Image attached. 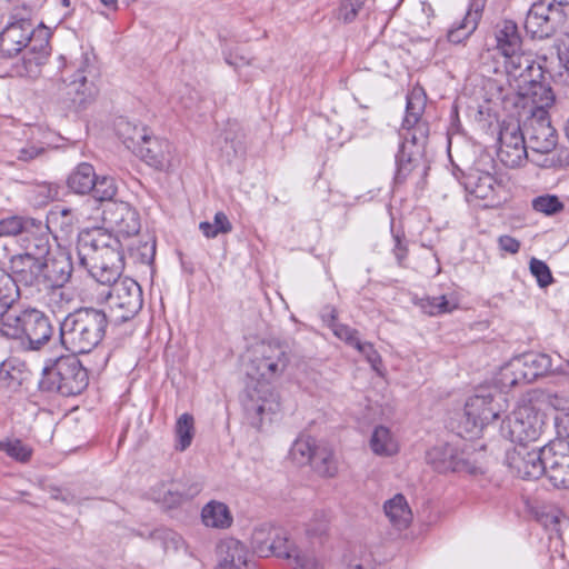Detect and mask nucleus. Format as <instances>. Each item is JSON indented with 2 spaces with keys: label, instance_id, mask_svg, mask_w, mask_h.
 <instances>
[{
  "label": "nucleus",
  "instance_id": "obj_1",
  "mask_svg": "<svg viewBox=\"0 0 569 569\" xmlns=\"http://www.w3.org/2000/svg\"><path fill=\"white\" fill-rule=\"evenodd\" d=\"M77 256L79 267L99 283L109 286L108 320L120 325L134 318L142 308V290L133 279H120L124 266L120 240L103 228L81 230Z\"/></svg>",
  "mask_w": 569,
  "mask_h": 569
},
{
  "label": "nucleus",
  "instance_id": "obj_2",
  "mask_svg": "<svg viewBox=\"0 0 569 569\" xmlns=\"http://www.w3.org/2000/svg\"><path fill=\"white\" fill-rule=\"evenodd\" d=\"M291 360V350L284 342L268 341L256 347L251 366L259 380L246 388L241 399L252 427L259 428L266 418L280 409L278 395L270 385L284 375Z\"/></svg>",
  "mask_w": 569,
  "mask_h": 569
},
{
  "label": "nucleus",
  "instance_id": "obj_3",
  "mask_svg": "<svg viewBox=\"0 0 569 569\" xmlns=\"http://www.w3.org/2000/svg\"><path fill=\"white\" fill-rule=\"evenodd\" d=\"M426 94L413 88L407 96L406 116L401 127V143L396 154L395 182L402 184L417 167L429 137V124L421 120Z\"/></svg>",
  "mask_w": 569,
  "mask_h": 569
},
{
  "label": "nucleus",
  "instance_id": "obj_4",
  "mask_svg": "<svg viewBox=\"0 0 569 569\" xmlns=\"http://www.w3.org/2000/svg\"><path fill=\"white\" fill-rule=\"evenodd\" d=\"M104 310L79 308L60 322L61 345L72 353H88L103 340L108 327Z\"/></svg>",
  "mask_w": 569,
  "mask_h": 569
},
{
  "label": "nucleus",
  "instance_id": "obj_5",
  "mask_svg": "<svg viewBox=\"0 0 569 569\" xmlns=\"http://www.w3.org/2000/svg\"><path fill=\"white\" fill-rule=\"evenodd\" d=\"M53 326L41 310L28 308L16 312L4 308L0 312V335L20 339L27 350H40L53 336Z\"/></svg>",
  "mask_w": 569,
  "mask_h": 569
},
{
  "label": "nucleus",
  "instance_id": "obj_6",
  "mask_svg": "<svg viewBox=\"0 0 569 569\" xmlns=\"http://www.w3.org/2000/svg\"><path fill=\"white\" fill-rule=\"evenodd\" d=\"M76 355L59 357L51 366L43 368L40 380L42 390L69 397L79 395L87 388L88 371Z\"/></svg>",
  "mask_w": 569,
  "mask_h": 569
},
{
  "label": "nucleus",
  "instance_id": "obj_7",
  "mask_svg": "<svg viewBox=\"0 0 569 569\" xmlns=\"http://www.w3.org/2000/svg\"><path fill=\"white\" fill-rule=\"evenodd\" d=\"M37 266V269H32L31 279L23 276L18 280L31 293L40 292L48 287H64L74 269L70 252L61 249L51 252Z\"/></svg>",
  "mask_w": 569,
  "mask_h": 569
},
{
  "label": "nucleus",
  "instance_id": "obj_8",
  "mask_svg": "<svg viewBox=\"0 0 569 569\" xmlns=\"http://www.w3.org/2000/svg\"><path fill=\"white\" fill-rule=\"evenodd\" d=\"M19 242L23 252L11 258L10 269L16 274V280L23 276L31 279L32 269H37V264L51 253L48 227L36 219V226L31 227Z\"/></svg>",
  "mask_w": 569,
  "mask_h": 569
},
{
  "label": "nucleus",
  "instance_id": "obj_9",
  "mask_svg": "<svg viewBox=\"0 0 569 569\" xmlns=\"http://www.w3.org/2000/svg\"><path fill=\"white\" fill-rule=\"evenodd\" d=\"M540 116L523 117V133L527 139L528 148L531 152V162L549 167L552 160L548 158L540 159L541 156L549 154L557 146L558 134L551 126L549 114L539 113Z\"/></svg>",
  "mask_w": 569,
  "mask_h": 569
},
{
  "label": "nucleus",
  "instance_id": "obj_10",
  "mask_svg": "<svg viewBox=\"0 0 569 569\" xmlns=\"http://www.w3.org/2000/svg\"><path fill=\"white\" fill-rule=\"evenodd\" d=\"M543 428L545 415L531 405L516 408L502 426V430H507L511 442L516 446H535L540 440Z\"/></svg>",
  "mask_w": 569,
  "mask_h": 569
},
{
  "label": "nucleus",
  "instance_id": "obj_11",
  "mask_svg": "<svg viewBox=\"0 0 569 569\" xmlns=\"http://www.w3.org/2000/svg\"><path fill=\"white\" fill-rule=\"evenodd\" d=\"M498 159L508 168H519L527 160L531 161V152L527 139L518 121H503L499 132Z\"/></svg>",
  "mask_w": 569,
  "mask_h": 569
},
{
  "label": "nucleus",
  "instance_id": "obj_12",
  "mask_svg": "<svg viewBox=\"0 0 569 569\" xmlns=\"http://www.w3.org/2000/svg\"><path fill=\"white\" fill-rule=\"evenodd\" d=\"M546 446H516L506 452V465L523 480L539 479L543 475Z\"/></svg>",
  "mask_w": 569,
  "mask_h": 569
},
{
  "label": "nucleus",
  "instance_id": "obj_13",
  "mask_svg": "<svg viewBox=\"0 0 569 569\" xmlns=\"http://www.w3.org/2000/svg\"><path fill=\"white\" fill-rule=\"evenodd\" d=\"M426 460L438 472L482 473L481 466L449 443H440L430 448L426 453Z\"/></svg>",
  "mask_w": 569,
  "mask_h": 569
},
{
  "label": "nucleus",
  "instance_id": "obj_14",
  "mask_svg": "<svg viewBox=\"0 0 569 569\" xmlns=\"http://www.w3.org/2000/svg\"><path fill=\"white\" fill-rule=\"evenodd\" d=\"M516 106L521 109L520 117L549 114L548 109L555 102V94L543 79L518 86Z\"/></svg>",
  "mask_w": 569,
  "mask_h": 569
},
{
  "label": "nucleus",
  "instance_id": "obj_15",
  "mask_svg": "<svg viewBox=\"0 0 569 569\" xmlns=\"http://www.w3.org/2000/svg\"><path fill=\"white\" fill-rule=\"evenodd\" d=\"M500 411L496 408L491 395H475L470 397L463 410L460 425L471 436L478 435L485 426L499 418Z\"/></svg>",
  "mask_w": 569,
  "mask_h": 569
},
{
  "label": "nucleus",
  "instance_id": "obj_16",
  "mask_svg": "<svg viewBox=\"0 0 569 569\" xmlns=\"http://www.w3.org/2000/svg\"><path fill=\"white\" fill-rule=\"evenodd\" d=\"M543 475L553 487L569 488V441L557 439L546 446Z\"/></svg>",
  "mask_w": 569,
  "mask_h": 569
},
{
  "label": "nucleus",
  "instance_id": "obj_17",
  "mask_svg": "<svg viewBox=\"0 0 569 569\" xmlns=\"http://www.w3.org/2000/svg\"><path fill=\"white\" fill-rule=\"evenodd\" d=\"M293 540L282 529L270 525H261L254 528L251 536V546L259 557L276 556L283 558Z\"/></svg>",
  "mask_w": 569,
  "mask_h": 569
},
{
  "label": "nucleus",
  "instance_id": "obj_18",
  "mask_svg": "<svg viewBox=\"0 0 569 569\" xmlns=\"http://www.w3.org/2000/svg\"><path fill=\"white\" fill-rule=\"evenodd\" d=\"M566 10L552 7L547 0L536 1L528 11L525 28L533 38H548L557 28Z\"/></svg>",
  "mask_w": 569,
  "mask_h": 569
},
{
  "label": "nucleus",
  "instance_id": "obj_19",
  "mask_svg": "<svg viewBox=\"0 0 569 569\" xmlns=\"http://www.w3.org/2000/svg\"><path fill=\"white\" fill-rule=\"evenodd\" d=\"M102 218L106 224L124 237L138 234L141 228L138 211L126 201L107 203Z\"/></svg>",
  "mask_w": 569,
  "mask_h": 569
},
{
  "label": "nucleus",
  "instance_id": "obj_20",
  "mask_svg": "<svg viewBox=\"0 0 569 569\" xmlns=\"http://www.w3.org/2000/svg\"><path fill=\"white\" fill-rule=\"evenodd\" d=\"M505 67L515 89H518V86L535 82V79L545 78L541 64L537 63L530 54L523 53L522 50L506 57Z\"/></svg>",
  "mask_w": 569,
  "mask_h": 569
},
{
  "label": "nucleus",
  "instance_id": "obj_21",
  "mask_svg": "<svg viewBox=\"0 0 569 569\" xmlns=\"http://www.w3.org/2000/svg\"><path fill=\"white\" fill-rule=\"evenodd\" d=\"M465 189L468 193L469 201L478 199L485 201L483 207H495L499 203L497 190L501 186L497 179L489 172L472 169L465 177Z\"/></svg>",
  "mask_w": 569,
  "mask_h": 569
},
{
  "label": "nucleus",
  "instance_id": "obj_22",
  "mask_svg": "<svg viewBox=\"0 0 569 569\" xmlns=\"http://www.w3.org/2000/svg\"><path fill=\"white\" fill-rule=\"evenodd\" d=\"M33 27L29 20H18L9 23L0 32V54L12 58L20 53L31 42Z\"/></svg>",
  "mask_w": 569,
  "mask_h": 569
},
{
  "label": "nucleus",
  "instance_id": "obj_23",
  "mask_svg": "<svg viewBox=\"0 0 569 569\" xmlns=\"http://www.w3.org/2000/svg\"><path fill=\"white\" fill-rule=\"evenodd\" d=\"M172 152V144L167 139L149 134L134 154L154 169L168 170L173 166Z\"/></svg>",
  "mask_w": 569,
  "mask_h": 569
},
{
  "label": "nucleus",
  "instance_id": "obj_24",
  "mask_svg": "<svg viewBox=\"0 0 569 569\" xmlns=\"http://www.w3.org/2000/svg\"><path fill=\"white\" fill-rule=\"evenodd\" d=\"M89 76L92 77V70L86 64L78 69L66 86V94L76 108H84L97 94V87Z\"/></svg>",
  "mask_w": 569,
  "mask_h": 569
},
{
  "label": "nucleus",
  "instance_id": "obj_25",
  "mask_svg": "<svg viewBox=\"0 0 569 569\" xmlns=\"http://www.w3.org/2000/svg\"><path fill=\"white\" fill-rule=\"evenodd\" d=\"M217 569H251L249 551L246 546L234 538H227L217 547Z\"/></svg>",
  "mask_w": 569,
  "mask_h": 569
},
{
  "label": "nucleus",
  "instance_id": "obj_26",
  "mask_svg": "<svg viewBox=\"0 0 569 569\" xmlns=\"http://www.w3.org/2000/svg\"><path fill=\"white\" fill-rule=\"evenodd\" d=\"M496 49L506 58L522 50V38L512 20H502L495 27Z\"/></svg>",
  "mask_w": 569,
  "mask_h": 569
},
{
  "label": "nucleus",
  "instance_id": "obj_27",
  "mask_svg": "<svg viewBox=\"0 0 569 569\" xmlns=\"http://www.w3.org/2000/svg\"><path fill=\"white\" fill-rule=\"evenodd\" d=\"M522 365L528 370L522 372V377L527 381L535 380L536 378L543 376L551 369V358L546 353H527L521 359H517L512 367Z\"/></svg>",
  "mask_w": 569,
  "mask_h": 569
},
{
  "label": "nucleus",
  "instance_id": "obj_28",
  "mask_svg": "<svg viewBox=\"0 0 569 569\" xmlns=\"http://www.w3.org/2000/svg\"><path fill=\"white\" fill-rule=\"evenodd\" d=\"M96 177L94 168L90 163L82 162L69 174L67 183L74 193L87 194L94 187Z\"/></svg>",
  "mask_w": 569,
  "mask_h": 569
},
{
  "label": "nucleus",
  "instance_id": "obj_29",
  "mask_svg": "<svg viewBox=\"0 0 569 569\" xmlns=\"http://www.w3.org/2000/svg\"><path fill=\"white\" fill-rule=\"evenodd\" d=\"M383 511L390 522L398 528H407L412 518L407 499L401 493H397L387 500L383 505Z\"/></svg>",
  "mask_w": 569,
  "mask_h": 569
},
{
  "label": "nucleus",
  "instance_id": "obj_30",
  "mask_svg": "<svg viewBox=\"0 0 569 569\" xmlns=\"http://www.w3.org/2000/svg\"><path fill=\"white\" fill-rule=\"evenodd\" d=\"M202 522L207 527L226 529L232 523V516L223 502L210 501L201 511Z\"/></svg>",
  "mask_w": 569,
  "mask_h": 569
},
{
  "label": "nucleus",
  "instance_id": "obj_31",
  "mask_svg": "<svg viewBox=\"0 0 569 569\" xmlns=\"http://www.w3.org/2000/svg\"><path fill=\"white\" fill-rule=\"evenodd\" d=\"M283 559L288 560L291 569H325L321 560L312 550L302 549L293 541Z\"/></svg>",
  "mask_w": 569,
  "mask_h": 569
},
{
  "label": "nucleus",
  "instance_id": "obj_32",
  "mask_svg": "<svg viewBox=\"0 0 569 569\" xmlns=\"http://www.w3.org/2000/svg\"><path fill=\"white\" fill-rule=\"evenodd\" d=\"M370 448L378 456L390 457L398 452L399 445L389 428L378 426L370 438Z\"/></svg>",
  "mask_w": 569,
  "mask_h": 569
},
{
  "label": "nucleus",
  "instance_id": "obj_33",
  "mask_svg": "<svg viewBox=\"0 0 569 569\" xmlns=\"http://www.w3.org/2000/svg\"><path fill=\"white\" fill-rule=\"evenodd\" d=\"M310 463L322 477L332 478L338 473V460L333 450L327 445L318 446Z\"/></svg>",
  "mask_w": 569,
  "mask_h": 569
},
{
  "label": "nucleus",
  "instance_id": "obj_34",
  "mask_svg": "<svg viewBox=\"0 0 569 569\" xmlns=\"http://www.w3.org/2000/svg\"><path fill=\"white\" fill-rule=\"evenodd\" d=\"M151 496L154 501L167 508H174L183 501L181 495V482L170 481L169 483H158L151 489Z\"/></svg>",
  "mask_w": 569,
  "mask_h": 569
},
{
  "label": "nucleus",
  "instance_id": "obj_35",
  "mask_svg": "<svg viewBox=\"0 0 569 569\" xmlns=\"http://www.w3.org/2000/svg\"><path fill=\"white\" fill-rule=\"evenodd\" d=\"M118 132L122 138L124 146L133 153L143 143L150 134L146 127L133 124L129 121H120L118 123Z\"/></svg>",
  "mask_w": 569,
  "mask_h": 569
},
{
  "label": "nucleus",
  "instance_id": "obj_36",
  "mask_svg": "<svg viewBox=\"0 0 569 569\" xmlns=\"http://www.w3.org/2000/svg\"><path fill=\"white\" fill-rule=\"evenodd\" d=\"M20 287L22 284L16 280V274L11 272V274L6 273L0 269V307L1 308H11L14 301L20 296Z\"/></svg>",
  "mask_w": 569,
  "mask_h": 569
},
{
  "label": "nucleus",
  "instance_id": "obj_37",
  "mask_svg": "<svg viewBox=\"0 0 569 569\" xmlns=\"http://www.w3.org/2000/svg\"><path fill=\"white\" fill-rule=\"evenodd\" d=\"M176 449L184 451L192 442L194 436V420L190 413L181 415L174 426Z\"/></svg>",
  "mask_w": 569,
  "mask_h": 569
},
{
  "label": "nucleus",
  "instance_id": "obj_38",
  "mask_svg": "<svg viewBox=\"0 0 569 569\" xmlns=\"http://www.w3.org/2000/svg\"><path fill=\"white\" fill-rule=\"evenodd\" d=\"M36 226V219L11 216L0 220V237L19 236V239Z\"/></svg>",
  "mask_w": 569,
  "mask_h": 569
},
{
  "label": "nucleus",
  "instance_id": "obj_39",
  "mask_svg": "<svg viewBox=\"0 0 569 569\" xmlns=\"http://www.w3.org/2000/svg\"><path fill=\"white\" fill-rule=\"evenodd\" d=\"M318 443L310 436H300L293 442L290 455L298 465L310 463L313 459Z\"/></svg>",
  "mask_w": 569,
  "mask_h": 569
},
{
  "label": "nucleus",
  "instance_id": "obj_40",
  "mask_svg": "<svg viewBox=\"0 0 569 569\" xmlns=\"http://www.w3.org/2000/svg\"><path fill=\"white\" fill-rule=\"evenodd\" d=\"M322 317L337 338L351 347H355L358 343L360 340L358 337V331L347 325L338 322L335 309H330L329 312L323 313Z\"/></svg>",
  "mask_w": 569,
  "mask_h": 569
},
{
  "label": "nucleus",
  "instance_id": "obj_41",
  "mask_svg": "<svg viewBox=\"0 0 569 569\" xmlns=\"http://www.w3.org/2000/svg\"><path fill=\"white\" fill-rule=\"evenodd\" d=\"M118 187L116 180L111 177H96L94 187L90 191L92 197L100 202H116L113 200L117 194Z\"/></svg>",
  "mask_w": 569,
  "mask_h": 569
},
{
  "label": "nucleus",
  "instance_id": "obj_42",
  "mask_svg": "<svg viewBox=\"0 0 569 569\" xmlns=\"http://www.w3.org/2000/svg\"><path fill=\"white\" fill-rule=\"evenodd\" d=\"M536 519L546 528L555 532H559V525L562 512L553 506L542 505L535 510Z\"/></svg>",
  "mask_w": 569,
  "mask_h": 569
},
{
  "label": "nucleus",
  "instance_id": "obj_43",
  "mask_svg": "<svg viewBox=\"0 0 569 569\" xmlns=\"http://www.w3.org/2000/svg\"><path fill=\"white\" fill-rule=\"evenodd\" d=\"M34 50V48L32 49ZM48 56V43L41 44L38 52H27L23 56L24 76L33 78L40 73V67L44 63Z\"/></svg>",
  "mask_w": 569,
  "mask_h": 569
},
{
  "label": "nucleus",
  "instance_id": "obj_44",
  "mask_svg": "<svg viewBox=\"0 0 569 569\" xmlns=\"http://www.w3.org/2000/svg\"><path fill=\"white\" fill-rule=\"evenodd\" d=\"M0 451L6 452L10 458L19 462H28L32 455V449L22 443L21 440H0Z\"/></svg>",
  "mask_w": 569,
  "mask_h": 569
},
{
  "label": "nucleus",
  "instance_id": "obj_45",
  "mask_svg": "<svg viewBox=\"0 0 569 569\" xmlns=\"http://www.w3.org/2000/svg\"><path fill=\"white\" fill-rule=\"evenodd\" d=\"M456 308L445 296L431 297L421 300V309L429 316H438L452 311Z\"/></svg>",
  "mask_w": 569,
  "mask_h": 569
},
{
  "label": "nucleus",
  "instance_id": "obj_46",
  "mask_svg": "<svg viewBox=\"0 0 569 569\" xmlns=\"http://www.w3.org/2000/svg\"><path fill=\"white\" fill-rule=\"evenodd\" d=\"M532 208L537 212L543 213L546 216H552L563 209V203L557 196L545 194L536 197L532 200Z\"/></svg>",
  "mask_w": 569,
  "mask_h": 569
},
{
  "label": "nucleus",
  "instance_id": "obj_47",
  "mask_svg": "<svg viewBox=\"0 0 569 569\" xmlns=\"http://www.w3.org/2000/svg\"><path fill=\"white\" fill-rule=\"evenodd\" d=\"M151 538L160 541L166 550H177L183 542L182 537L169 528H158L151 533Z\"/></svg>",
  "mask_w": 569,
  "mask_h": 569
},
{
  "label": "nucleus",
  "instance_id": "obj_48",
  "mask_svg": "<svg viewBox=\"0 0 569 569\" xmlns=\"http://www.w3.org/2000/svg\"><path fill=\"white\" fill-rule=\"evenodd\" d=\"M477 24L475 21L469 20V14L465 17V19L457 26L456 28H451L448 31V40L451 43H461L463 40L468 39L470 34L475 31Z\"/></svg>",
  "mask_w": 569,
  "mask_h": 569
},
{
  "label": "nucleus",
  "instance_id": "obj_49",
  "mask_svg": "<svg viewBox=\"0 0 569 569\" xmlns=\"http://www.w3.org/2000/svg\"><path fill=\"white\" fill-rule=\"evenodd\" d=\"M132 254H136L141 263L149 264L153 261L156 256V240L152 237H147L146 241L140 242L138 246H131Z\"/></svg>",
  "mask_w": 569,
  "mask_h": 569
},
{
  "label": "nucleus",
  "instance_id": "obj_50",
  "mask_svg": "<svg viewBox=\"0 0 569 569\" xmlns=\"http://www.w3.org/2000/svg\"><path fill=\"white\" fill-rule=\"evenodd\" d=\"M48 306L53 312L62 311L64 306L71 301V297L63 290V287H48Z\"/></svg>",
  "mask_w": 569,
  "mask_h": 569
},
{
  "label": "nucleus",
  "instance_id": "obj_51",
  "mask_svg": "<svg viewBox=\"0 0 569 569\" xmlns=\"http://www.w3.org/2000/svg\"><path fill=\"white\" fill-rule=\"evenodd\" d=\"M531 273L536 277L538 284L541 288L548 287L552 281V274L546 262L532 258L529 264Z\"/></svg>",
  "mask_w": 569,
  "mask_h": 569
},
{
  "label": "nucleus",
  "instance_id": "obj_52",
  "mask_svg": "<svg viewBox=\"0 0 569 569\" xmlns=\"http://www.w3.org/2000/svg\"><path fill=\"white\" fill-rule=\"evenodd\" d=\"M365 0H342L339 16L345 22H351L363 7Z\"/></svg>",
  "mask_w": 569,
  "mask_h": 569
},
{
  "label": "nucleus",
  "instance_id": "obj_53",
  "mask_svg": "<svg viewBox=\"0 0 569 569\" xmlns=\"http://www.w3.org/2000/svg\"><path fill=\"white\" fill-rule=\"evenodd\" d=\"M353 348H356L360 353H362L366 357L367 361L376 371L379 370V366L381 365V357L373 348L372 343L362 342L361 340H359Z\"/></svg>",
  "mask_w": 569,
  "mask_h": 569
},
{
  "label": "nucleus",
  "instance_id": "obj_54",
  "mask_svg": "<svg viewBox=\"0 0 569 569\" xmlns=\"http://www.w3.org/2000/svg\"><path fill=\"white\" fill-rule=\"evenodd\" d=\"M328 529V517L323 511L316 512L313 519L307 525V533L311 537L321 536Z\"/></svg>",
  "mask_w": 569,
  "mask_h": 569
},
{
  "label": "nucleus",
  "instance_id": "obj_55",
  "mask_svg": "<svg viewBox=\"0 0 569 569\" xmlns=\"http://www.w3.org/2000/svg\"><path fill=\"white\" fill-rule=\"evenodd\" d=\"M36 192L39 197V204H46L49 201L56 199L59 194L58 187L52 183H41L37 186Z\"/></svg>",
  "mask_w": 569,
  "mask_h": 569
},
{
  "label": "nucleus",
  "instance_id": "obj_56",
  "mask_svg": "<svg viewBox=\"0 0 569 569\" xmlns=\"http://www.w3.org/2000/svg\"><path fill=\"white\" fill-rule=\"evenodd\" d=\"M43 152H44L43 147L33 144V143H28L18 150L17 158L20 161L28 162V161H31V160L38 158Z\"/></svg>",
  "mask_w": 569,
  "mask_h": 569
},
{
  "label": "nucleus",
  "instance_id": "obj_57",
  "mask_svg": "<svg viewBox=\"0 0 569 569\" xmlns=\"http://www.w3.org/2000/svg\"><path fill=\"white\" fill-rule=\"evenodd\" d=\"M251 58L240 53L239 51H229L224 54V61L233 67L234 70H239L241 67L251 64Z\"/></svg>",
  "mask_w": 569,
  "mask_h": 569
},
{
  "label": "nucleus",
  "instance_id": "obj_58",
  "mask_svg": "<svg viewBox=\"0 0 569 569\" xmlns=\"http://www.w3.org/2000/svg\"><path fill=\"white\" fill-rule=\"evenodd\" d=\"M498 244L501 250L511 254H516L520 250V241L508 234L500 236Z\"/></svg>",
  "mask_w": 569,
  "mask_h": 569
},
{
  "label": "nucleus",
  "instance_id": "obj_59",
  "mask_svg": "<svg viewBox=\"0 0 569 569\" xmlns=\"http://www.w3.org/2000/svg\"><path fill=\"white\" fill-rule=\"evenodd\" d=\"M211 223L216 227V230H218L219 233H229L232 230L231 222L222 211L214 214L213 222Z\"/></svg>",
  "mask_w": 569,
  "mask_h": 569
},
{
  "label": "nucleus",
  "instance_id": "obj_60",
  "mask_svg": "<svg viewBox=\"0 0 569 569\" xmlns=\"http://www.w3.org/2000/svg\"><path fill=\"white\" fill-rule=\"evenodd\" d=\"M201 490H202V486L198 481H192L190 483L181 482V495H182L183 501L191 500L192 498L198 496Z\"/></svg>",
  "mask_w": 569,
  "mask_h": 569
},
{
  "label": "nucleus",
  "instance_id": "obj_61",
  "mask_svg": "<svg viewBox=\"0 0 569 569\" xmlns=\"http://www.w3.org/2000/svg\"><path fill=\"white\" fill-rule=\"evenodd\" d=\"M395 248L393 253L396 256V259L400 266L403 264V261L407 258L408 249L407 247L401 242L399 236H395Z\"/></svg>",
  "mask_w": 569,
  "mask_h": 569
},
{
  "label": "nucleus",
  "instance_id": "obj_62",
  "mask_svg": "<svg viewBox=\"0 0 569 569\" xmlns=\"http://www.w3.org/2000/svg\"><path fill=\"white\" fill-rule=\"evenodd\" d=\"M199 229L207 238H216L219 234L218 230H216V227L209 221L201 222L199 224Z\"/></svg>",
  "mask_w": 569,
  "mask_h": 569
},
{
  "label": "nucleus",
  "instance_id": "obj_63",
  "mask_svg": "<svg viewBox=\"0 0 569 569\" xmlns=\"http://www.w3.org/2000/svg\"><path fill=\"white\" fill-rule=\"evenodd\" d=\"M51 497H52L53 499H56V500H61V501L67 502V503H69V502H71V501L73 500V497H72L71 495H69V493H64V492H62V490H60V489H56V490H53V492H52V496H51Z\"/></svg>",
  "mask_w": 569,
  "mask_h": 569
},
{
  "label": "nucleus",
  "instance_id": "obj_64",
  "mask_svg": "<svg viewBox=\"0 0 569 569\" xmlns=\"http://www.w3.org/2000/svg\"><path fill=\"white\" fill-rule=\"evenodd\" d=\"M547 1L550 2V4L552 7H557L560 10H563V8H567V10L569 9V0H547Z\"/></svg>",
  "mask_w": 569,
  "mask_h": 569
}]
</instances>
